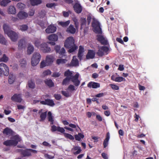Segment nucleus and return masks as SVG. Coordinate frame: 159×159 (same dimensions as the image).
I'll list each match as a JSON object with an SVG mask.
<instances>
[{"label":"nucleus","instance_id":"obj_1","mask_svg":"<svg viewBox=\"0 0 159 159\" xmlns=\"http://www.w3.org/2000/svg\"><path fill=\"white\" fill-rule=\"evenodd\" d=\"M3 27L5 33L7 34L12 41L15 42L17 40L18 38V34L16 32L10 30L8 25L4 24Z\"/></svg>","mask_w":159,"mask_h":159},{"label":"nucleus","instance_id":"obj_2","mask_svg":"<svg viewBox=\"0 0 159 159\" xmlns=\"http://www.w3.org/2000/svg\"><path fill=\"white\" fill-rule=\"evenodd\" d=\"M64 46L65 47L70 48L68 51L70 53L73 52L77 48L75 44V40L72 37L68 38L65 42Z\"/></svg>","mask_w":159,"mask_h":159},{"label":"nucleus","instance_id":"obj_3","mask_svg":"<svg viewBox=\"0 0 159 159\" xmlns=\"http://www.w3.org/2000/svg\"><path fill=\"white\" fill-rule=\"evenodd\" d=\"M35 46L40 49L43 52L48 53L51 52V49L49 47L47 43H43L40 44L39 40H36L34 43Z\"/></svg>","mask_w":159,"mask_h":159},{"label":"nucleus","instance_id":"obj_4","mask_svg":"<svg viewBox=\"0 0 159 159\" xmlns=\"http://www.w3.org/2000/svg\"><path fill=\"white\" fill-rule=\"evenodd\" d=\"M55 59L54 56L52 55H48L45 60L42 61L40 64V68H43L46 66H49L52 64Z\"/></svg>","mask_w":159,"mask_h":159},{"label":"nucleus","instance_id":"obj_5","mask_svg":"<svg viewBox=\"0 0 159 159\" xmlns=\"http://www.w3.org/2000/svg\"><path fill=\"white\" fill-rule=\"evenodd\" d=\"M21 140V138L18 135H16L12 136L11 138V139L7 140L3 143V144L7 146H16L18 142H20Z\"/></svg>","mask_w":159,"mask_h":159},{"label":"nucleus","instance_id":"obj_6","mask_svg":"<svg viewBox=\"0 0 159 159\" xmlns=\"http://www.w3.org/2000/svg\"><path fill=\"white\" fill-rule=\"evenodd\" d=\"M92 26L93 31L96 33L101 34L102 31L99 23L94 17L92 18Z\"/></svg>","mask_w":159,"mask_h":159},{"label":"nucleus","instance_id":"obj_7","mask_svg":"<svg viewBox=\"0 0 159 159\" xmlns=\"http://www.w3.org/2000/svg\"><path fill=\"white\" fill-rule=\"evenodd\" d=\"M41 58L40 53L37 52L34 53L33 55L31 58V64L33 66H36L39 62Z\"/></svg>","mask_w":159,"mask_h":159},{"label":"nucleus","instance_id":"obj_8","mask_svg":"<svg viewBox=\"0 0 159 159\" xmlns=\"http://www.w3.org/2000/svg\"><path fill=\"white\" fill-rule=\"evenodd\" d=\"M109 50L108 48L106 46L100 47L98 48L97 54L100 57L107 54V52Z\"/></svg>","mask_w":159,"mask_h":159},{"label":"nucleus","instance_id":"obj_9","mask_svg":"<svg viewBox=\"0 0 159 159\" xmlns=\"http://www.w3.org/2000/svg\"><path fill=\"white\" fill-rule=\"evenodd\" d=\"M0 69L5 75H8L9 70L6 64L3 63H1L0 64Z\"/></svg>","mask_w":159,"mask_h":159},{"label":"nucleus","instance_id":"obj_10","mask_svg":"<svg viewBox=\"0 0 159 159\" xmlns=\"http://www.w3.org/2000/svg\"><path fill=\"white\" fill-rule=\"evenodd\" d=\"M79 75V74L78 73H77L74 76H72L70 79L74 84L76 86H78L80 83V81L78 79Z\"/></svg>","mask_w":159,"mask_h":159},{"label":"nucleus","instance_id":"obj_11","mask_svg":"<svg viewBox=\"0 0 159 159\" xmlns=\"http://www.w3.org/2000/svg\"><path fill=\"white\" fill-rule=\"evenodd\" d=\"M17 16L19 19L23 20L28 17V14L24 11H20L17 14Z\"/></svg>","mask_w":159,"mask_h":159},{"label":"nucleus","instance_id":"obj_12","mask_svg":"<svg viewBox=\"0 0 159 159\" xmlns=\"http://www.w3.org/2000/svg\"><path fill=\"white\" fill-rule=\"evenodd\" d=\"M51 130L53 132L57 131L61 133H64L65 131V130L63 128L60 126H56L54 125L51 126Z\"/></svg>","mask_w":159,"mask_h":159},{"label":"nucleus","instance_id":"obj_13","mask_svg":"<svg viewBox=\"0 0 159 159\" xmlns=\"http://www.w3.org/2000/svg\"><path fill=\"white\" fill-rule=\"evenodd\" d=\"M56 27L53 25H49L46 29L45 31L47 33L50 34L54 32L56 30Z\"/></svg>","mask_w":159,"mask_h":159},{"label":"nucleus","instance_id":"obj_14","mask_svg":"<svg viewBox=\"0 0 159 159\" xmlns=\"http://www.w3.org/2000/svg\"><path fill=\"white\" fill-rule=\"evenodd\" d=\"M11 99L13 101L18 102H20L22 101L20 94H15L11 98Z\"/></svg>","mask_w":159,"mask_h":159},{"label":"nucleus","instance_id":"obj_15","mask_svg":"<svg viewBox=\"0 0 159 159\" xmlns=\"http://www.w3.org/2000/svg\"><path fill=\"white\" fill-rule=\"evenodd\" d=\"M74 9L75 11L77 13H80L82 10V8L78 2H76L74 6Z\"/></svg>","mask_w":159,"mask_h":159},{"label":"nucleus","instance_id":"obj_16","mask_svg":"<svg viewBox=\"0 0 159 159\" xmlns=\"http://www.w3.org/2000/svg\"><path fill=\"white\" fill-rule=\"evenodd\" d=\"M84 49L83 47L80 46L79 47V51L78 53V57L80 60H81L82 57L84 55Z\"/></svg>","mask_w":159,"mask_h":159},{"label":"nucleus","instance_id":"obj_17","mask_svg":"<svg viewBox=\"0 0 159 159\" xmlns=\"http://www.w3.org/2000/svg\"><path fill=\"white\" fill-rule=\"evenodd\" d=\"M70 66H79V62L76 56L73 57Z\"/></svg>","mask_w":159,"mask_h":159},{"label":"nucleus","instance_id":"obj_18","mask_svg":"<svg viewBox=\"0 0 159 159\" xmlns=\"http://www.w3.org/2000/svg\"><path fill=\"white\" fill-rule=\"evenodd\" d=\"M87 86L89 88L96 89L100 87V84L98 83L91 82L88 84Z\"/></svg>","mask_w":159,"mask_h":159},{"label":"nucleus","instance_id":"obj_19","mask_svg":"<svg viewBox=\"0 0 159 159\" xmlns=\"http://www.w3.org/2000/svg\"><path fill=\"white\" fill-rule=\"evenodd\" d=\"M19 150L20 152L24 157H29L31 155V153L30 150V149H27L25 150L20 149Z\"/></svg>","mask_w":159,"mask_h":159},{"label":"nucleus","instance_id":"obj_20","mask_svg":"<svg viewBox=\"0 0 159 159\" xmlns=\"http://www.w3.org/2000/svg\"><path fill=\"white\" fill-rule=\"evenodd\" d=\"M97 39L102 44H106L107 43L106 39L101 34L98 35Z\"/></svg>","mask_w":159,"mask_h":159},{"label":"nucleus","instance_id":"obj_21","mask_svg":"<svg viewBox=\"0 0 159 159\" xmlns=\"http://www.w3.org/2000/svg\"><path fill=\"white\" fill-rule=\"evenodd\" d=\"M95 55V52L94 51L92 50H89L86 57L87 59H93Z\"/></svg>","mask_w":159,"mask_h":159},{"label":"nucleus","instance_id":"obj_22","mask_svg":"<svg viewBox=\"0 0 159 159\" xmlns=\"http://www.w3.org/2000/svg\"><path fill=\"white\" fill-rule=\"evenodd\" d=\"M40 103L43 104H47L50 106H53L54 104L52 100L50 99H47L44 101H41Z\"/></svg>","mask_w":159,"mask_h":159},{"label":"nucleus","instance_id":"obj_23","mask_svg":"<svg viewBox=\"0 0 159 159\" xmlns=\"http://www.w3.org/2000/svg\"><path fill=\"white\" fill-rule=\"evenodd\" d=\"M47 38L49 40L53 41H56L58 39L57 36L54 34L49 35L47 37Z\"/></svg>","mask_w":159,"mask_h":159},{"label":"nucleus","instance_id":"obj_24","mask_svg":"<svg viewBox=\"0 0 159 159\" xmlns=\"http://www.w3.org/2000/svg\"><path fill=\"white\" fill-rule=\"evenodd\" d=\"M66 31L68 33L74 34L76 32V29L72 25H70L67 29Z\"/></svg>","mask_w":159,"mask_h":159},{"label":"nucleus","instance_id":"obj_25","mask_svg":"<svg viewBox=\"0 0 159 159\" xmlns=\"http://www.w3.org/2000/svg\"><path fill=\"white\" fill-rule=\"evenodd\" d=\"M110 138V134L108 132L107 133L106 138L105 139L103 142V146L104 148H106L108 145V141Z\"/></svg>","mask_w":159,"mask_h":159},{"label":"nucleus","instance_id":"obj_26","mask_svg":"<svg viewBox=\"0 0 159 159\" xmlns=\"http://www.w3.org/2000/svg\"><path fill=\"white\" fill-rule=\"evenodd\" d=\"M34 47L33 46L30 44L28 45L27 47V53L28 55H30L34 51Z\"/></svg>","mask_w":159,"mask_h":159},{"label":"nucleus","instance_id":"obj_27","mask_svg":"<svg viewBox=\"0 0 159 159\" xmlns=\"http://www.w3.org/2000/svg\"><path fill=\"white\" fill-rule=\"evenodd\" d=\"M42 110H40L39 112L40 114V121H43L45 119L47 116V111L41 112Z\"/></svg>","mask_w":159,"mask_h":159},{"label":"nucleus","instance_id":"obj_28","mask_svg":"<svg viewBox=\"0 0 159 159\" xmlns=\"http://www.w3.org/2000/svg\"><path fill=\"white\" fill-rule=\"evenodd\" d=\"M16 79V77L15 75L12 74H10L9 76L8 82L10 84H13L15 81Z\"/></svg>","mask_w":159,"mask_h":159},{"label":"nucleus","instance_id":"obj_29","mask_svg":"<svg viewBox=\"0 0 159 159\" xmlns=\"http://www.w3.org/2000/svg\"><path fill=\"white\" fill-rule=\"evenodd\" d=\"M30 2L32 6L37 5L42 2L41 0H30Z\"/></svg>","mask_w":159,"mask_h":159},{"label":"nucleus","instance_id":"obj_30","mask_svg":"<svg viewBox=\"0 0 159 159\" xmlns=\"http://www.w3.org/2000/svg\"><path fill=\"white\" fill-rule=\"evenodd\" d=\"M72 150L73 151L77 150L76 152H74L75 154H79L81 151L80 148L79 146H74L72 149Z\"/></svg>","mask_w":159,"mask_h":159},{"label":"nucleus","instance_id":"obj_31","mask_svg":"<svg viewBox=\"0 0 159 159\" xmlns=\"http://www.w3.org/2000/svg\"><path fill=\"white\" fill-rule=\"evenodd\" d=\"M9 13L15 14L16 13V9L15 7L13 6H9L8 9Z\"/></svg>","mask_w":159,"mask_h":159},{"label":"nucleus","instance_id":"obj_32","mask_svg":"<svg viewBox=\"0 0 159 159\" xmlns=\"http://www.w3.org/2000/svg\"><path fill=\"white\" fill-rule=\"evenodd\" d=\"M25 44L26 42L25 40L24 39H21L19 42V47L20 48H23L25 47Z\"/></svg>","mask_w":159,"mask_h":159},{"label":"nucleus","instance_id":"obj_33","mask_svg":"<svg viewBox=\"0 0 159 159\" xmlns=\"http://www.w3.org/2000/svg\"><path fill=\"white\" fill-rule=\"evenodd\" d=\"M45 84L50 87H52L54 86V83L52 80L50 79H47L45 80Z\"/></svg>","mask_w":159,"mask_h":159},{"label":"nucleus","instance_id":"obj_34","mask_svg":"<svg viewBox=\"0 0 159 159\" xmlns=\"http://www.w3.org/2000/svg\"><path fill=\"white\" fill-rule=\"evenodd\" d=\"M12 133V130L8 128H5L3 131V133L6 135H9L11 134Z\"/></svg>","mask_w":159,"mask_h":159},{"label":"nucleus","instance_id":"obj_35","mask_svg":"<svg viewBox=\"0 0 159 159\" xmlns=\"http://www.w3.org/2000/svg\"><path fill=\"white\" fill-rule=\"evenodd\" d=\"M67 60L65 59L59 58L57 60L56 63L58 65L63 64L66 63Z\"/></svg>","mask_w":159,"mask_h":159},{"label":"nucleus","instance_id":"obj_36","mask_svg":"<svg viewBox=\"0 0 159 159\" xmlns=\"http://www.w3.org/2000/svg\"><path fill=\"white\" fill-rule=\"evenodd\" d=\"M72 19L74 23L75 27L76 29H78L79 26V23L78 19L75 16H74L72 17Z\"/></svg>","mask_w":159,"mask_h":159},{"label":"nucleus","instance_id":"obj_37","mask_svg":"<svg viewBox=\"0 0 159 159\" xmlns=\"http://www.w3.org/2000/svg\"><path fill=\"white\" fill-rule=\"evenodd\" d=\"M61 93L64 96L66 97H70L72 95L71 92H70L68 90L66 91H62Z\"/></svg>","mask_w":159,"mask_h":159},{"label":"nucleus","instance_id":"obj_38","mask_svg":"<svg viewBox=\"0 0 159 159\" xmlns=\"http://www.w3.org/2000/svg\"><path fill=\"white\" fill-rule=\"evenodd\" d=\"M11 1L9 0H2L0 2V5L1 6L5 7Z\"/></svg>","mask_w":159,"mask_h":159},{"label":"nucleus","instance_id":"obj_39","mask_svg":"<svg viewBox=\"0 0 159 159\" xmlns=\"http://www.w3.org/2000/svg\"><path fill=\"white\" fill-rule=\"evenodd\" d=\"M72 71H70L69 70H68L65 72L64 75L66 77V78L70 79L72 76Z\"/></svg>","mask_w":159,"mask_h":159},{"label":"nucleus","instance_id":"obj_40","mask_svg":"<svg viewBox=\"0 0 159 159\" xmlns=\"http://www.w3.org/2000/svg\"><path fill=\"white\" fill-rule=\"evenodd\" d=\"M84 135L81 133H79L78 135H75V138L76 140L78 141H80L81 139L84 138Z\"/></svg>","mask_w":159,"mask_h":159},{"label":"nucleus","instance_id":"obj_41","mask_svg":"<svg viewBox=\"0 0 159 159\" xmlns=\"http://www.w3.org/2000/svg\"><path fill=\"white\" fill-rule=\"evenodd\" d=\"M70 20H68L65 22H58V24L61 25L62 27H66L70 24Z\"/></svg>","mask_w":159,"mask_h":159},{"label":"nucleus","instance_id":"obj_42","mask_svg":"<svg viewBox=\"0 0 159 159\" xmlns=\"http://www.w3.org/2000/svg\"><path fill=\"white\" fill-rule=\"evenodd\" d=\"M19 29L20 30L22 31H24L28 29V26L26 25H23L19 26Z\"/></svg>","mask_w":159,"mask_h":159},{"label":"nucleus","instance_id":"obj_43","mask_svg":"<svg viewBox=\"0 0 159 159\" xmlns=\"http://www.w3.org/2000/svg\"><path fill=\"white\" fill-rule=\"evenodd\" d=\"M48 117L49 121L51 122V124H53V119L52 113L50 111L48 112Z\"/></svg>","mask_w":159,"mask_h":159},{"label":"nucleus","instance_id":"obj_44","mask_svg":"<svg viewBox=\"0 0 159 159\" xmlns=\"http://www.w3.org/2000/svg\"><path fill=\"white\" fill-rule=\"evenodd\" d=\"M28 85V87L31 89H33L35 87L34 82L31 80L29 81Z\"/></svg>","mask_w":159,"mask_h":159},{"label":"nucleus","instance_id":"obj_45","mask_svg":"<svg viewBox=\"0 0 159 159\" xmlns=\"http://www.w3.org/2000/svg\"><path fill=\"white\" fill-rule=\"evenodd\" d=\"M20 65L22 67H24L26 65V61L24 59H21L20 61Z\"/></svg>","mask_w":159,"mask_h":159},{"label":"nucleus","instance_id":"obj_46","mask_svg":"<svg viewBox=\"0 0 159 159\" xmlns=\"http://www.w3.org/2000/svg\"><path fill=\"white\" fill-rule=\"evenodd\" d=\"M125 79L123 77L121 76H118L116 78L115 81L117 82H121L125 81Z\"/></svg>","mask_w":159,"mask_h":159},{"label":"nucleus","instance_id":"obj_47","mask_svg":"<svg viewBox=\"0 0 159 159\" xmlns=\"http://www.w3.org/2000/svg\"><path fill=\"white\" fill-rule=\"evenodd\" d=\"M0 43L3 44H6V41L3 36L0 34Z\"/></svg>","mask_w":159,"mask_h":159},{"label":"nucleus","instance_id":"obj_48","mask_svg":"<svg viewBox=\"0 0 159 159\" xmlns=\"http://www.w3.org/2000/svg\"><path fill=\"white\" fill-rule=\"evenodd\" d=\"M63 133L64 134V136L66 138H67L70 140H73L74 139V137L71 135L65 133L64 132Z\"/></svg>","mask_w":159,"mask_h":159},{"label":"nucleus","instance_id":"obj_49","mask_svg":"<svg viewBox=\"0 0 159 159\" xmlns=\"http://www.w3.org/2000/svg\"><path fill=\"white\" fill-rule=\"evenodd\" d=\"M8 60V57L5 54H4L3 55V57L0 59V62L3 61L4 62H6Z\"/></svg>","mask_w":159,"mask_h":159},{"label":"nucleus","instance_id":"obj_50","mask_svg":"<svg viewBox=\"0 0 159 159\" xmlns=\"http://www.w3.org/2000/svg\"><path fill=\"white\" fill-rule=\"evenodd\" d=\"M17 6L18 8L20 9H23L25 7V6L24 4L21 3H18L17 5Z\"/></svg>","mask_w":159,"mask_h":159},{"label":"nucleus","instance_id":"obj_51","mask_svg":"<svg viewBox=\"0 0 159 159\" xmlns=\"http://www.w3.org/2000/svg\"><path fill=\"white\" fill-rule=\"evenodd\" d=\"M76 89L75 86L72 85H70L68 88V90L71 92V93L73 91L75 90Z\"/></svg>","mask_w":159,"mask_h":159},{"label":"nucleus","instance_id":"obj_52","mask_svg":"<svg viewBox=\"0 0 159 159\" xmlns=\"http://www.w3.org/2000/svg\"><path fill=\"white\" fill-rule=\"evenodd\" d=\"M51 73V71L49 70H48L44 71L43 73V75L44 76H45L50 75Z\"/></svg>","mask_w":159,"mask_h":159},{"label":"nucleus","instance_id":"obj_53","mask_svg":"<svg viewBox=\"0 0 159 159\" xmlns=\"http://www.w3.org/2000/svg\"><path fill=\"white\" fill-rule=\"evenodd\" d=\"M81 28L82 29V28L84 27V25H85L86 23V20L85 18H81Z\"/></svg>","mask_w":159,"mask_h":159},{"label":"nucleus","instance_id":"obj_54","mask_svg":"<svg viewBox=\"0 0 159 159\" xmlns=\"http://www.w3.org/2000/svg\"><path fill=\"white\" fill-rule=\"evenodd\" d=\"M70 79L68 78H66L64 79L62 82V84L63 85H66L69 83Z\"/></svg>","mask_w":159,"mask_h":159},{"label":"nucleus","instance_id":"obj_55","mask_svg":"<svg viewBox=\"0 0 159 159\" xmlns=\"http://www.w3.org/2000/svg\"><path fill=\"white\" fill-rule=\"evenodd\" d=\"M110 86L113 89L115 90H118L119 89V86L116 85L111 84H110Z\"/></svg>","mask_w":159,"mask_h":159},{"label":"nucleus","instance_id":"obj_56","mask_svg":"<svg viewBox=\"0 0 159 159\" xmlns=\"http://www.w3.org/2000/svg\"><path fill=\"white\" fill-rule=\"evenodd\" d=\"M71 12L70 11H64L63 12V16L65 17H67L68 16L70 13Z\"/></svg>","mask_w":159,"mask_h":159},{"label":"nucleus","instance_id":"obj_57","mask_svg":"<svg viewBox=\"0 0 159 159\" xmlns=\"http://www.w3.org/2000/svg\"><path fill=\"white\" fill-rule=\"evenodd\" d=\"M60 75V74L59 72H55L53 73L52 76L55 77H57Z\"/></svg>","mask_w":159,"mask_h":159},{"label":"nucleus","instance_id":"obj_58","mask_svg":"<svg viewBox=\"0 0 159 159\" xmlns=\"http://www.w3.org/2000/svg\"><path fill=\"white\" fill-rule=\"evenodd\" d=\"M45 157L48 159H53L54 158V156H52L48 154H45L44 155Z\"/></svg>","mask_w":159,"mask_h":159},{"label":"nucleus","instance_id":"obj_59","mask_svg":"<svg viewBox=\"0 0 159 159\" xmlns=\"http://www.w3.org/2000/svg\"><path fill=\"white\" fill-rule=\"evenodd\" d=\"M34 10H31L29 12L28 14L30 16H32L34 15Z\"/></svg>","mask_w":159,"mask_h":159},{"label":"nucleus","instance_id":"obj_60","mask_svg":"<svg viewBox=\"0 0 159 159\" xmlns=\"http://www.w3.org/2000/svg\"><path fill=\"white\" fill-rule=\"evenodd\" d=\"M55 6L56 4L54 3H48L46 4V6L48 7H52Z\"/></svg>","mask_w":159,"mask_h":159},{"label":"nucleus","instance_id":"obj_61","mask_svg":"<svg viewBox=\"0 0 159 159\" xmlns=\"http://www.w3.org/2000/svg\"><path fill=\"white\" fill-rule=\"evenodd\" d=\"M124 65H120L119 66V67L118 68V70L120 71H122L124 70Z\"/></svg>","mask_w":159,"mask_h":159},{"label":"nucleus","instance_id":"obj_62","mask_svg":"<svg viewBox=\"0 0 159 159\" xmlns=\"http://www.w3.org/2000/svg\"><path fill=\"white\" fill-rule=\"evenodd\" d=\"M65 51L64 48H62L61 49H60L58 53L60 55H62L63 54L65 53Z\"/></svg>","mask_w":159,"mask_h":159},{"label":"nucleus","instance_id":"obj_63","mask_svg":"<svg viewBox=\"0 0 159 159\" xmlns=\"http://www.w3.org/2000/svg\"><path fill=\"white\" fill-rule=\"evenodd\" d=\"M17 107L18 109L19 110L24 109L25 108V107L22 105H17Z\"/></svg>","mask_w":159,"mask_h":159},{"label":"nucleus","instance_id":"obj_64","mask_svg":"<svg viewBox=\"0 0 159 159\" xmlns=\"http://www.w3.org/2000/svg\"><path fill=\"white\" fill-rule=\"evenodd\" d=\"M43 145L44 146H48L49 147H50L51 146V144L49 143H48L47 142L44 141L42 143Z\"/></svg>","mask_w":159,"mask_h":159}]
</instances>
